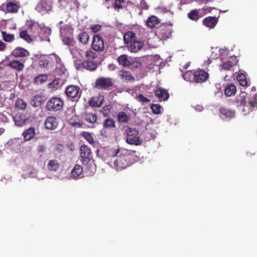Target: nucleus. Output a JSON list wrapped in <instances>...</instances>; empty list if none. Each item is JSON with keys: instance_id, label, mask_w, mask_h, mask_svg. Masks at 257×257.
<instances>
[{"instance_id": "1", "label": "nucleus", "mask_w": 257, "mask_h": 257, "mask_svg": "<svg viewBox=\"0 0 257 257\" xmlns=\"http://www.w3.org/2000/svg\"><path fill=\"white\" fill-rule=\"evenodd\" d=\"M131 151L127 149H115L112 151L113 157H117L113 161V164L117 171L126 168L133 163Z\"/></svg>"}, {"instance_id": "2", "label": "nucleus", "mask_w": 257, "mask_h": 257, "mask_svg": "<svg viewBox=\"0 0 257 257\" xmlns=\"http://www.w3.org/2000/svg\"><path fill=\"white\" fill-rule=\"evenodd\" d=\"M209 74L203 69L187 71L183 74V77L186 81L196 83L205 82L209 78Z\"/></svg>"}, {"instance_id": "3", "label": "nucleus", "mask_w": 257, "mask_h": 257, "mask_svg": "<svg viewBox=\"0 0 257 257\" xmlns=\"http://www.w3.org/2000/svg\"><path fill=\"white\" fill-rule=\"evenodd\" d=\"M124 131L127 144L135 146H140L143 144V140L140 137L139 132L136 128L127 126L124 128Z\"/></svg>"}, {"instance_id": "4", "label": "nucleus", "mask_w": 257, "mask_h": 257, "mask_svg": "<svg viewBox=\"0 0 257 257\" xmlns=\"http://www.w3.org/2000/svg\"><path fill=\"white\" fill-rule=\"evenodd\" d=\"M246 93L241 92L235 99V103L237 106L238 107H243L242 111L244 114L251 111L253 108L255 107V102H253V100H248V102H246Z\"/></svg>"}, {"instance_id": "5", "label": "nucleus", "mask_w": 257, "mask_h": 257, "mask_svg": "<svg viewBox=\"0 0 257 257\" xmlns=\"http://www.w3.org/2000/svg\"><path fill=\"white\" fill-rule=\"evenodd\" d=\"M63 105L64 101L61 98L53 97L47 101L46 109L47 111L55 112L61 110Z\"/></svg>"}, {"instance_id": "6", "label": "nucleus", "mask_w": 257, "mask_h": 257, "mask_svg": "<svg viewBox=\"0 0 257 257\" xmlns=\"http://www.w3.org/2000/svg\"><path fill=\"white\" fill-rule=\"evenodd\" d=\"M172 31V25L164 24L158 27L156 34L160 39L166 40L170 38Z\"/></svg>"}, {"instance_id": "7", "label": "nucleus", "mask_w": 257, "mask_h": 257, "mask_svg": "<svg viewBox=\"0 0 257 257\" xmlns=\"http://www.w3.org/2000/svg\"><path fill=\"white\" fill-rule=\"evenodd\" d=\"M65 93L73 101H78L81 95V90L78 86L70 85L66 88Z\"/></svg>"}, {"instance_id": "8", "label": "nucleus", "mask_w": 257, "mask_h": 257, "mask_svg": "<svg viewBox=\"0 0 257 257\" xmlns=\"http://www.w3.org/2000/svg\"><path fill=\"white\" fill-rule=\"evenodd\" d=\"M91 48L96 52H102L104 50L105 47L103 39L98 34L93 36Z\"/></svg>"}, {"instance_id": "9", "label": "nucleus", "mask_w": 257, "mask_h": 257, "mask_svg": "<svg viewBox=\"0 0 257 257\" xmlns=\"http://www.w3.org/2000/svg\"><path fill=\"white\" fill-rule=\"evenodd\" d=\"M112 79L109 77H100L95 80V87L98 89H107L112 86Z\"/></svg>"}, {"instance_id": "10", "label": "nucleus", "mask_w": 257, "mask_h": 257, "mask_svg": "<svg viewBox=\"0 0 257 257\" xmlns=\"http://www.w3.org/2000/svg\"><path fill=\"white\" fill-rule=\"evenodd\" d=\"M80 151L81 161L83 164L87 165L91 160V152L90 148L86 145H82Z\"/></svg>"}, {"instance_id": "11", "label": "nucleus", "mask_w": 257, "mask_h": 257, "mask_svg": "<svg viewBox=\"0 0 257 257\" xmlns=\"http://www.w3.org/2000/svg\"><path fill=\"white\" fill-rule=\"evenodd\" d=\"M26 26L32 37L36 38L40 34L41 28L38 23L30 21L28 22Z\"/></svg>"}, {"instance_id": "12", "label": "nucleus", "mask_w": 257, "mask_h": 257, "mask_svg": "<svg viewBox=\"0 0 257 257\" xmlns=\"http://www.w3.org/2000/svg\"><path fill=\"white\" fill-rule=\"evenodd\" d=\"M104 101V96L99 94L96 96H93L89 100L88 104L89 106L93 107H100L103 104Z\"/></svg>"}, {"instance_id": "13", "label": "nucleus", "mask_w": 257, "mask_h": 257, "mask_svg": "<svg viewBox=\"0 0 257 257\" xmlns=\"http://www.w3.org/2000/svg\"><path fill=\"white\" fill-rule=\"evenodd\" d=\"M11 55L16 58L26 57L29 56L30 53L26 49L18 47L12 52Z\"/></svg>"}, {"instance_id": "14", "label": "nucleus", "mask_w": 257, "mask_h": 257, "mask_svg": "<svg viewBox=\"0 0 257 257\" xmlns=\"http://www.w3.org/2000/svg\"><path fill=\"white\" fill-rule=\"evenodd\" d=\"M3 6L5 7V12L7 13H16L18 12L19 7L14 2H7Z\"/></svg>"}, {"instance_id": "15", "label": "nucleus", "mask_w": 257, "mask_h": 257, "mask_svg": "<svg viewBox=\"0 0 257 257\" xmlns=\"http://www.w3.org/2000/svg\"><path fill=\"white\" fill-rule=\"evenodd\" d=\"M45 126L48 130H53L56 129L58 126L56 118L53 116H48L45 120Z\"/></svg>"}, {"instance_id": "16", "label": "nucleus", "mask_w": 257, "mask_h": 257, "mask_svg": "<svg viewBox=\"0 0 257 257\" xmlns=\"http://www.w3.org/2000/svg\"><path fill=\"white\" fill-rule=\"evenodd\" d=\"M155 95L161 101H165L168 99L170 94L168 91L164 88H159L154 92Z\"/></svg>"}, {"instance_id": "17", "label": "nucleus", "mask_w": 257, "mask_h": 257, "mask_svg": "<svg viewBox=\"0 0 257 257\" xmlns=\"http://www.w3.org/2000/svg\"><path fill=\"white\" fill-rule=\"evenodd\" d=\"M219 111L222 118L230 119L235 116V111L226 108L221 107L219 109Z\"/></svg>"}, {"instance_id": "18", "label": "nucleus", "mask_w": 257, "mask_h": 257, "mask_svg": "<svg viewBox=\"0 0 257 257\" xmlns=\"http://www.w3.org/2000/svg\"><path fill=\"white\" fill-rule=\"evenodd\" d=\"M218 21V18L215 17H208L202 21L203 25L209 28H214Z\"/></svg>"}, {"instance_id": "19", "label": "nucleus", "mask_w": 257, "mask_h": 257, "mask_svg": "<svg viewBox=\"0 0 257 257\" xmlns=\"http://www.w3.org/2000/svg\"><path fill=\"white\" fill-rule=\"evenodd\" d=\"M144 43L143 41H135L130 43L128 46V50L133 53H136L140 50L144 46Z\"/></svg>"}, {"instance_id": "20", "label": "nucleus", "mask_w": 257, "mask_h": 257, "mask_svg": "<svg viewBox=\"0 0 257 257\" xmlns=\"http://www.w3.org/2000/svg\"><path fill=\"white\" fill-rule=\"evenodd\" d=\"M82 117L85 121L91 124L95 123L97 119V114L93 112H85Z\"/></svg>"}, {"instance_id": "21", "label": "nucleus", "mask_w": 257, "mask_h": 257, "mask_svg": "<svg viewBox=\"0 0 257 257\" xmlns=\"http://www.w3.org/2000/svg\"><path fill=\"white\" fill-rule=\"evenodd\" d=\"M81 65L83 68L91 71L96 70L97 67V62L94 60H86L84 61Z\"/></svg>"}, {"instance_id": "22", "label": "nucleus", "mask_w": 257, "mask_h": 257, "mask_svg": "<svg viewBox=\"0 0 257 257\" xmlns=\"http://www.w3.org/2000/svg\"><path fill=\"white\" fill-rule=\"evenodd\" d=\"M7 66H9L18 71H22L25 67L24 63H22L20 61L16 60L10 61L8 63H7Z\"/></svg>"}, {"instance_id": "23", "label": "nucleus", "mask_w": 257, "mask_h": 257, "mask_svg": "<svg viewBox=\"0 0 257 257\" xmlns=\"http://www.w3.org/2000/svg\"><path fill=\"white\" fill-rule=\"evenodd\" d=\"M83 172V168L81 166L76 164L71 172L70 177L74 179H77Z\"/></svg>"}, {"instance_id": "24", "label": "nucleus", "mask_w": 257, "mask_h": 257, "mask_svg": "<svg viewBox=\"0 0 257 257\" xmlns=\"http://www.w3.org/2000/svg\"><path fill=\"white\" fill-rule=\"evenodd\" d=\"M24 140L29 141L32 139L35 135V128L33 127L26 130L23 133Z\"/></svg>"}, {"instance_id": "25", "label": "nucleus", "mask_w": 257, "mask_h": 257, "mask_svg": "<svg viewBox=\"0 0 257 257\" xmlns=\"http://www.w3.org/2000/svg\"><path fill=\"white\" fill-rule=\"evenodd\" d=\"M200 11V9L192 10L187 14V17L190 20L197 22L200 18L202 17V15H199Z\"/></svg>"}, {"instance_id": "26", "label": "nucleus", "mask_w": 257, "mask_h": 257, "mask_svg": "<svg viewBox=\"0 0 257 257\" xmlns=\"http://www.w3.org/2000/svg\"><path fill=\"white\" fill-rule=\"evenodd\" d=\"M136 34L135 32L132 31L126 32L123 35L124 42L126 44H128L133 41H136Z\"/></svg>"}, {"instance_id": "27", "label": "nucleus", "mask_w": 257, "mask_h": 257, "mask_svg": "<svg viewBox=\"0 0 257 257\" xmlns=\"http://www.w3.org/2000/svg\"><path fill=\"white\" fill-rule=\"evenodd\" d=\"M121 77L126 81L133 82L135 80V78L131 72L126 70H121L119 73Z\"/></svg>"}, {"instance_id": "28", "label": "nucleus", "mask_w": 257, "mask_h": 257, "mask_svg": "<svg viewBox=\"0 0 257 257\" xmlns=\"http://www.w3.org/2000/svg\"><path fill=\"white\" fill-rule=\"evenodd\" d=\"M77 39L79 43L83 45H86L89 41V36L86 32H82L78 34Z\"/></svg>"}, {"instance_id": "29", "label": "nucleus", "mask_w": 257, "mask_h": 257, "mask_svg": "<svg viewBox=\"0 0 257 257\" xmlns=\"http://www.w3.org/2000/svg\"><path fill=\"white\" fill-rule=\"evenodd\" d=\"M130 117L125 111H120L117 115V121L119 123H127Z\"/></svg>"}, {"instance_id": "30", "label": "nucleus", "mask_w": 257, "mask_h": 257, "mask_svg": "<svg viewBox=\"0 0 257 257\" xmlns=\"http://www.w3.org/2000/svg\"><path fill=\"white\" fill-rule=\"evenodd\" d=\"M159 22V20L157 17L152 16L147 19V25L151 28H153L158 24Z\"/></svg>"}, {"instance_id": "31", "label": "nucleus", "mask_w": 257, "mask_h": 257, "mask_svg": "<svg viewBox=\"0 0 257 257\" xmlns=\"http://www.w3.org/2000/svg\"><path fill=\"white\" fill-rule=\"evenodd\" d=\"M236 91V86L233 84H228L224 90L225 94L227 96H231L234 95Z\"/></svg>"}, {"instance_id": "32", "label": "nucleus", "mask_w": 257, "mask_h": 257, "mask_svg": "<svg viewBox=\"0 0 257 257\" xmlns=\"http://www.w3.org/2000/svg\"><path fill=\"white\" fill-rule=\"evenodd\" d=\"M103 128H112L116 126L115 121L111 118H106L103 122Z\"/></svg>"}, {"instance_id": "33", "label": "nucleus", "mask_w": 257, "mask_h": 257, "mask_svg": "<svg viewBox=\"0 0 257 257\" xmlns=\"http://www.w3.org/2000/svg\"><path fill=\"white\" fill-rule=\"evenodd\" d=\"M48 79L47 74H40L36 77L34 80V83L37 85L42 84L45 83Z\"/></svg>"}, {"instance_id": "34", "label": "nucleus", "mask_w": 257, "mask_h": 257, "mask_svg": "<svg viewBox=\"0 0 257 257\" xmlns=\"http://www.w3.org/2000/svg\"><path fill=\"white\" fill-rule=\"evenodd\" d=\"M20 37L29 43L33 42L32 38L33 37L31 36V34H29L26 30L22 31L20 33Z\"/></svg>"}, {"instance_id": "35", "label": "nucleus", "mask_w": 257, "mask_h": 257, "mask_svg": "<svg viewBox=\"0 0 257 257\" xmlns=\"http://www.w3.org/2000/svg\"><path fill=\"white\" fill-rule=\"evenodd\" d=\"M118 61L119 64L124 66H128L130 65L131 63L130 60L127 58V56L126 55H121L118 58Z\"/></svg>"}, {"instance_id": "36", "label": "nucleus", "mask_w": 257, "mask_h": 257, "mask_svg": "<svg viewBox=\"0 0 257 257\" xmlns=\"http://www.w3.org/2000/svg\"><path fill=\"white\" fill-rule=\"evenodd\" d=\"M59 163L56 160H50L48 164V168L49 170L56 171L59 168Z\"/></svg>"}, {"instance_id": "37", "label": "nucleus", "mask_w": 257, "mask_h": 257, "mask_svg": "<svg viewBox=\"0 0 257 257\" xmlns=\"http://www.w3.org/2000/svg\"><path fill=\"white\" fill-rule=\"evenodd\" d=\"M15 122L16 125L19 126H22L25 123L26 119L24 118V116L22 115L19 116L16 115L14 117Z\"/></svg>"}, {"instance_id": "38", "label": "nucleus", "mask_w": 257, "mask_h": 257, "mask_svg": "<svg viewBox=\"0 0 257 257\" xmlns=\"http://www.w3.org/2000/svg\"><path fill=\"white\" fill-rule=\"evenodd\" d=\"M42 101V97L40 95H36L31 100V104L34 107H37L41 105Z\"/></svg>"}, {"instance_id": "39", "label": "nucleus", "mask_w": 257, "mask_h": 257, "mask_svg": "<svg viewBox=\"0 0 257 257\" xmlns=\"http://www.w3.org/2000/svg\"><path fill=\"white\" fill-rule=\"evenodd\" d=\"M237 80L239 81L240 85L242 86H246L247 85V81L246 76L244 74L241 73L239 74L237 76Z\"/></svg>"}, {"instance_id": "40", "label": "nucleus", "mask_w": 257, "mask_h": 257, "mask_svg": "<svg viewBox=\"0 0 257 257\" xmlns=\"http://www.w3.org/2000/svg\"><path fill=\"white\" fill-rule=\"evenodd\" d=\"M3 40L6 42H12L15 39L14 35L8 34L5 31L2 32Z\"/></svg>"}, {"instance_id": "41", "label": "nucleus", "mask_w": 257, "mask_h": 257, "mask_svg": "<svg viewBox=\"0 0 257 257\" xmlns=\"http://www.w3.org/2000/svg\"><path fill=\"white\" fill-rule=\"evenodd\" d=\"M16 106L20 109L25 110L27 107V103L21 98H18L16 102Z\"/></svg>"}, {"instance_id": "42", "label": "nucleus", "mask_w": 257, "mask_h": 257, "mask_svg": "<svg viewBox=\"0 0 257 257\" xmlns=\"http://www.w3.org/2000/svg\"><path fill=\"white\" fill-rule=\"evenodd\" d=\"M85 57L87 60H94L97 57V55L95 52L91 50H88L85 52Z\"/></svg>"}, {"instance_id": "43", "label": "nucleus", "mask_w": 257, "mask_h": 257, "mask_svg": "<svg viewBox=\"0 0 257 257\" xmlns=\"http://www.w3.org/2000/svg\"><path fill=\"white\" fill-rule=\"evenodd\" d=\"M236 63H233L230 60H228L226 62H224L222 64V69L225 70H228L231 69L232 66H234Z\"/></svg>"}, {"instance_id": "44", "label": "nucleus", "mask_w": 257, "mask_h": 257, "mask_svg": "<svg viewBox=\"0 0 257 257\" xmlns=\"http://www.w3.org/2000/svg\"><path fill=\"white\" fill-rule=\"evenodd\" d=\"M82 136L91 144L94 143L93 137L88 132H83Z\"/></svg>"}, {"instance_id": "45", "label": "nucleus", "mask_w": 257, "mask_h": 257, "mask_svg": "<svg viewBox=\"0 0 257 257\" xmlns=\"http://www.w3.org/2000/svg\"><path fill=\"white\" fill-rule=\"evenodd\" d=\"M125 0H115L113 5V7L115 10H119L123 9L122 4H124Z\"/></svg>"}, {"instance_id": "46", "label": "nucleus", "mask_w": 257, "mask_h": 257, "mask_svg": "<svg viewBox=\"0 0 257 257\" xmlns=\"http://www.w3.org/2000/svg\"><path fill=\"white\" fill-rule=\"evenodd\" d=\"M136 99L138 101H139L142 103H144V104L149 103L151 101L150 99L146 97L142 94H140L139 95H138L136 97Z\"/></svg>"}, {"instance_id": "47", "label": "nucleus", "mask_w": 257, "mask_h": 257, "mask_svg": "<svg viewBox=\"0 0 257 257\" xmlns=\"http://www.w3.org/2000/svg\"><path fill=\"white\" fill-rule=\"evenodd\" d=\"M151 108L153 113L155 114H159L161 112V106L157 104H152Z\"/></svg>"}, {"instance_id": "48", "label": "nucleus", "mask_w": 257, "mask_h": 257, "mask_svg": "<svg viewBox=\"0 0 257 257\" xmlns=\"http://www.w3.org/2000/svg\"><path fill=\"white\" fill-rule=\"evenodd\" d=\"M95 168L90 164L88 165L85 168V171L88 175H92L94 173Z\"/></svg>"}, {"instance_id": "49", "label": "nucleus", "mask_w": 257, "mask_h": 257, "mask_svg": "<svg viewBox=\"0 0 257 257\" xmlns=\"http://www.w3.org/2000/svg\"><path fill=\"white\" fill-rule=\"evenodd\" d=\"M73 0H59L60 5L65 7L72 2Z\"/></svg>"}, {"instance_id": "50", "label": "nucleus", "mask_w": 257, "mask_h": 257, "mask_svg": "<svg viewBox=\"0 0 257 257\" xmlns=\"http://www.w3.org/2000/svg\"><path fill=\"white\" fill-rule=\"evenodd\" d=\"M48 61L46 59H42L39 61V65L41 67L46 68L48 65Z\"/></svg>"}, {"instance_id": "51", "label": "nucleus", "mask_w": 257, "mask_h": 257, "mask_svg": "<svg viewBox=\"0 0 257 257\" xmlns=\"http://www.w3.org/2000/svg\"><path fill=\"white\" fill-rule=\"evenodd\" d=\"M101 26L99 25H94L91 28L92 32L95 33L98 32L101 29Z\"/></svg>"}, {"instance_id": "52", "label": "nucleus", "mask_w": 257, "mask_h": 257, "mask_svg": "<svg viewBox=\"0 0 257 257\" xmlns=\"http://www.w3.org/2000/svg\"><path fill=\"white\" fill-rule=\"evenodd\" d=\"M63 41L66 45H72L73 42L72 39L69 37H65L63 39Z\"/></svg>"}, {"instance_id": "53", "label": "nucleus", "mask_w": 257, "mask_h": 257, "mask_svg": "<svg viewBox=\"0 0 257 257\" xmlns=\"http://www.w3.org/2000/svg\"><path fill=\"white\" fill-rule=\"evenodd\" d=\"M7 45L6 44L2 42V41H0V51H3L5 50L6 48Z\"/></svg>"}, {"instance_id": "54", "label": "nucleus", "mask_w": 257, "mask_h": 257, "mask_svg": "<svg viewBox=\"0 0 257 257\" xmlns=\"http://www.w3.org/2000/svg\"><path fill=\"white\" fill-rule=\"evenodd\" d=\"M46 148L44 146H39L38 148V150L39 152H44L45 151Z\"/></svg>"}, {"instance_id": "55", "label": "nucleus", "mask_w": 257, "mask_h": 257, "mask_svg": "<svg viewBox=\"0 0 257 257\" xmlns=\"http://www.w3.org/2000/svg\"><path fill=\"white\" fill-rule=\"evenodd\" d=\"M133 66L136 68L140 67L141 66V64L140 63H135L133 64Z\"/></svg>"}, {"instance_id": "56", "label": "nucleus", "mask_w": 257, "mask_h": 257, "mask_svg": "<svg viewBox=\"0 0 257 257\" xmlns=\"http://www.w3.org/2000/svg\"><path fill=\"white\" fill-rule=\"evenodd\" d=\"M73 110H74V109L73 108H69L67 109V111H66V112H71L72 114L73 113Z\"/></svg>"}, {"instance_id": "57", "label": "nucleus", "mask_w": 257, "mask_h": 257, "mask_svg": "<svg viewBox=\"0 0 257 257\" xmlns=\"http://www.w3.org/2000/svg\"><path fill=\"white\" fill-rule=\"evenodd\" d=\"M5 132V129L4 128H0V134L4 133Z\"/></svg>"}, {"instance_id": "58", "label": "nucleus", "mask_w": 257, "mask_h": 257, "mask_svg": "<svg viewBox=\"0 0 257 257\" xmlns=\"http://www.w3.org/2000/svg\"><path fill=\"white\" fill-rule=\"evenodd\" d=\"M253 102H255V105L257 103V95H255L254 96V100L253 101Z\"/></svg>"}, {"instance_id": "59", "label": "nucleus", "mask_w": 257, "mask_h": 257, "mask_svg": "<svg viewBox=\"0 0 257 257\" xmlns=\"http://www.w3.org/2000/svg\"><path fill=\"white\" fill-rule=\"evenodd\" d=\"M58 80H57V79H55L53 81V83L56 84H58L59 82H58Z\"/></svg>"}, {"instance_id": "60", "label": "nucleus", "mask_w": 257, "mask_h": 257, "mask_svg": "<svg viewBox=\"0 0 257 257\" xmlns=\"http://www.w3.org/2000/svg\"><path fill=\"white\" fill-rule=\"evenodd\" d=\"M107 107V106H104V107H103V108H102V109H103V110H106L105 107Z\"/></svg>"}, {"instance_id": "61", "label": "nucleus", "mask_w": 257, "mask_h": 257, "mask_svg": "<svg viewBox=\"0 0 257 257\" xmlns=\"http://www.w3.org/2000/svg\"><path fill=\"white\" fill-rule=\"evenodd\" d=\"M43 1H42V2H41V3H40L39 6H40V5H42H42H43Z\"/></svg>"}, {"instance_id": "62", "label": "nucleus", "mask_w": 257, "mask_h": 257, "mask_svg": "<svg viewBox=\"0 0 257 257\" xmlns=\"http://www.w3.org/2000/svg\"><path fill=\"white\" fill-rule=\"evenodd\" d=\"M103 130H101V133H103Z\"/></svg>"}]
</instances>
